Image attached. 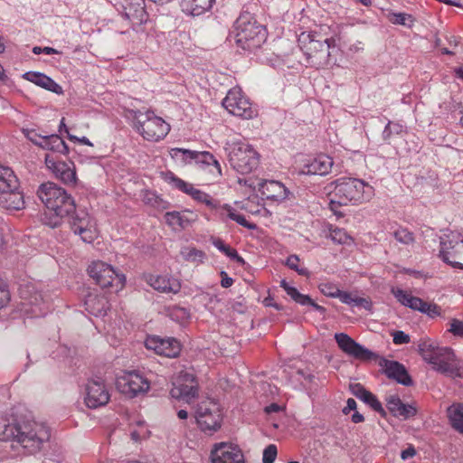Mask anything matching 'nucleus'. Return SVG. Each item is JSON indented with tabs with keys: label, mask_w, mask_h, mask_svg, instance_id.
<instances>
[{
	"label": "nucleus",
	"mask_w": 463,
	"mask_h": 463,
	"mask_svg": "<svg viewBox=\"0 0 463 463\" xmlns=\"http://www.w3.org/2000/svg\"><path fill=\"white\" fill-rule=\"evenodd\" d=\"M37 195L45 206L42 222L51 228L59 227L64 217L75 213L74 199L65 189L54 183L47 182L41 184L37 190Z\"/></svg>",
	"instance_id": "1"
},
{
	"label": "nucleus",
	"mask_w": 463,
	"mask_h": 463,
	"mask_svg": "<svg viewBox=\"0 0 463 463\" xmlns=\"http://www.w3.org/2000/svg\"><path fill=\"white\" fill-rule=\"evenodd\" d=\"M49 439L48 427L33 420H16L2 430V442H16L30 453L39 451Z\"/></svg>",
	"instance_id": "2"
},
{
	"label": "nucleus",
	"mask_w": 463,
	"mask_h": 463,
	"mask_svg": "<svg viewBox=\"0 0 463 463\" xmlns=\"http://www.w3.org/2000/svg\"><path fill=\"white\" fill-rule=\"evenodd\" d=\"M418 348L422 359L433 370L450 377H463L461 362L451 348L438 346L430 340H421Z\"/></svg>",
	"instance_id": "3"
},
{
	"label": "nucleus",
	"mask_w": 463,
	"mask_h": 463,
	"mask_svg": "<svg viewBox=\"0 0 463 463\" xmlns=\"http://www.w3.org/2000/svg\"><path fill=\"white\" fill-rule=\"evenodd\" d=\"M332 184L335 185L330 199L332 209L335 204H357L369 201L373 196V187L361 179L341 177Z\"/></svg>",
	"instance_id": "4"
},
{
	"label": "nucleus",
	"mask_w": 463,
	"mask_h": 463,
	"mask_svg": "<svg viewBox=\"0 0 463 463\" xmlns=\"http://www.w3.org/2000/svg\"><path fill=\"white\" fill-rule=\"evenodd\" d=\"M125 117L132 122L136 131L147 141L157 142L170 131V125L151 110L142 112L128 109L126 111Z\"/></svg>",
	"instance_id": "5"
},
{
	"label": "nucleus",
	"mask_w": 463,
	"mask_h": 463,
	"mask_svg": "<svg viewBox=\"0 0 463 463\" xmlns=\"http://www.w3.org/2000/svg\"><path fill=\"white\" fill-rule=\"evenodd\" d=\"M265 28L249 14L241 15L235 24L234 39L237 47L253 52L266 41Z\"/></svg>",
	"instance_id": "6"
},
{
	"label": "nucleus",
	"mask_w": 463,
	"mask_h": 463,
	"mask_svg": "<svg viewBox=\"0 0 463 463\" xmlns=\"http://www.w3.org/2000/svg\"><path fill=\"white\" fill-rule=\"evenodd\" d=\"M232 167L241 175L252 172L259 165L258 153L241 137H232L225 143Z\"/></svg>",
	"instance_id": "7"
},
{
	"label": "nucleus",
	"mask_w": 463,
	"mask_h": 463,
	"mask_svg": "<svg viewBox=\"0 0 463 463\" xmlns=\"http://www.w3.org/2000/svg\"><path fill=\"white\" fill-rule=\"evenodd\" d=\"M298 42L310 66L320 69L330 63V50L335 48L333 39L317 40L313 34L302 33Z\"/></svg>",
	"instance_id": "8"
},
{
	"label": "nucleus",
	"mask_w": 463,
	"mask_h": 463,
	"mask_svg": "<svg viewBox=\"0 0 463 463\" xmlns=\"http://www.w3.org/2000/svg\"><path fill=\"white\" fill-rule=\"evenodd\" d=\"M2 207L8 212L24 208V194L20 182L13 169L2 165Z\"/></svg>",
	"instance_id": "9"
},
{
	"label": "nucleus",
	"mask_w": 463,
	"mask_h": 463,
	"mask_svg": "<svg viewBox=\"0 0 463 463\" xmlns=\"http://www.w3.org/2000/svg\"><path fill=\"white\" fill-rule=\"evenodd\" d=\"M194 417L199 428L205 433L213 434L221 429L222 414L219 404L212 399H203L196 404Z\"/></svg>",
	"instance_id": "10"
},
{
	"label": "nucleus",
	"mask_w": 463,
	"mask_h": 463,
	"mask_svg": "<svg viewBox=\"0 0 463 463\" xmlns=\"http://www.w3.org/2000/svg\"><path fill=\"white\" fill-rule=\"evenodd\" d=\"M440 259L454 269H463V232L449 231L440 237Z\"/></svg>",
	"instance_id": "11"
},
{
	"label": "nucleus",
	"mask_w": 463,
	"mask_h": 463,
	"mask_svg": "<svg viewBox=\"0 0 463 463\" xmlns=\"http://www.w3.org/2000/svg\"><path fill=\"white\" fill-rule=\"evenodd\" d=\"M169 155L174 160L182 164H190L194 162L201 167H210V172L213 174H216L217 175H222L221 165L215 159L213 155L209 152H198L189 149L174 147L169 150Z\"/></svg>",
	"instance_id": "12"
},
{
	"label": "nucleus",
	"mask_w": 463,
	"mask_h": 463,
	"mask_svg": "<svg viewBox=\"0 0 463 463\" xmlns=\"http://www.w3.org/2000/svg\"><path fill=\"white\" fill-rule=\"evenodd\" d=\"M90 276L101 288L115 287L116 291L123 288L125 276L118 273L114 268L103 261H93L88 268Z\"/></svg>",
	"instance_id": "13"
},
{
	"label": "nucleus",
	"mask_w": 463,
	"mask_h": 463,
	"mask_svg": "<svg viewBox=\"0 0 463 463\" xmlns=\"http://www.w3.org/2000/svg\"><path fill=\"white\" fill-rule=\"evenodd\" d=\"M117 389L123 394L133 398L146 393L150 388V382L139 372H125L116 381Z\"/></svg>",
	"instance_id": "14"
},
{
	"label": "nucleus",
	"mask_w": 463,
	"mask_h": 463,
	"mask_svg": "<svg viewBox=\"0 0 463 463\" xmlns=\"http://www.w3.org/2000/svg\"><path fill=\"white\" fill-rule=\"evenodd\" d=\"M222 105L229 113L241 118L250 119L257 115L250 99L242 93L240 88L230 90L222 100Z\"/></svg>",
	"instance_id": "15"
},
{
	"label": "nucleus",
	"mask_w": 463,
	"mask_h": 463,
	"mask_svg": "<svg viewBox=\"0 0 463 463\" xmlns=\"http://www.w3.org/2000/svg\"><path fill=\"white\" fill-rule=\"evenodd\" d=\"M23 299L21 311L32 317H41L46 313L43 295L33 284H26L20 288Z\"/></svg>",
	"instance_id": "16"
},
{
	"label": "nucleus",
	"mask_w": 463,
	"mask_h": 463,
	"mask_svg": "<svg viewBox=\"0 0 463 463\" xmlns=\"http://www.w3.org/2000/svg\"><path fill=\"white\" fill-rule=\"evenodd\" d=\"M198 384L193 373L180 372L173 381V387L170 394L176 400H183L191 402L197 395Z\"/></svg>",
	"instance_id": "17"
},
{
	"label": "nucleus",
	"mask_w": 463,
	"mask_h": 463,
	"mask_svg": "<svg viewBox=\"0 0 463 463\" xmlns=\"http://www.w3.org/2000/svg\"><path fill=\"white\" fill-rule=\"evenodd\" d=\"M69 222L71 230L79 235L82 241L91 243L98 237L96 223L89 213H74Z\"/></svg>",
	"instance_id": "18"
},
{
	"label": "nucleus",
	"mask_w": 463,
	"mask_h": 463,
	"mask_svg": "<svg viewBox=\"0 0 463 463\" xmlns=\"http://www.w3.org/2000/svg\"><path fill=\"white\" fill-rule=\"evenodd\" d=\"M212 463H245L241 448L232 442L215 443L211 449Z\"/></svg>",
	"instance_id": "19"
},
{
	"label": "nucleus",
	"mask_w": 463,
	"mask_h": 463,
	"mask_svg": "<svg viewBox=\"0 0 463 463\" xmlns=\"http://www.w3.org/2000/svg\"><path fill=\"white\" fill-rule=\"evenodd\" d=\"M110 399L109 389L102 379H91L85 386V404L91 409L106 405Z\"/></svg>",
	"instance_id": "20"
},
{
	"label": "nucleus",
	"mask_w": 463,
	"mask_h": 463,
	"mask_svg": "<svg viewBox=\"0 0 463 463\" xmlns=\"http://www.w3.org/2000/svg\"><path fill=\"white\" fill-rule=\"evenodd\" d=\"M335 340L342 352L355 359L369 361L376 357L374 353L355 342L345 333L335 334Z\"/></svg>",
	"instance_id": "21"
},
{
	"label": "nucleus",
	"mask_w": 463,
	"mask_h": 463,
	"mask_svg": "<svg viewBox=\"0 0 463 463\" xmlns=\"http://www.w3.org/2000/svg\"><path fill=\"white\" fill-rule=\"evenodd\" d=\"M145 346L158 355L170 358L178 356L181 352V344L174 337L161 338L150 335L146 338Z\"/></svg>",
	"instance_id": "22"
},
{
	"label": "nucleus",
	"mask_w": 463,
	"mask_h": 463,
	"mask_svg": "<svg viewBox=\"0 0 463 463\" xmlns=\"http://www.w3.org/2000/svg\"><path fill=\"white\" fill-rule=\"evenodd\" d=\"M45 165L64 184L74 185L77 182L76 171L72 163L67 164L61 161H56L51 155H46Z\"/></svg>",
	"instance_id": "23"
},
{
	"label": "nucleus",
	"mask_w": 463,
	"mask_h": 463,
	"mask_svg": "<svg viewBox=\"0 0 463 463\" xmlns=\"http://www.w3.org/2000/svg\"><path fill=\"white\" fill-rule=\"evenodd\" d=\"M334 165L333 159L326 155H319L315 158L307 159L298 170V175H326L331 172Z\"/></svg>",
	"instance_id": "24"
},
{
	"label": "nucleus",
	"mask_w": 463,
	"mask_h": 463,
	"mask_svg": "<svg viewBox=\"0 0 463 463\" xmlns=\"http://www.w3.org/2000/svg\"><path fill=\"white\" fill-rule=\"evenodd\" d=\"M260 194L268 200L283 202L292 194L284 184L275 180H261L257 184Z\"/></svg>",
	"instance_id": "25"
},
{
	"label": "nucleus",
	"mask_w": 463,
	"mask_h": 463,
	"mask_svg": "<svg viewBox=\"0 0 463 463\" xmlns=\"http://www.w3.org/2000/svg\"><path fill=\"white\" fill-rule=\"evenodd\" d=\"M380 365L383 368L384 373L388 378L397 381L405 386L411 384V379L409 376L405 367L396 361L383 359Z\"/></svg>",
	"instance_id": "26"
},
{
	"label": "nucleus",
	"mask_w": 463,
	"mask_h": 463,
	"mask_svg": "<svg viewBox=\"0 0 463 463\" xmlns=\"http://www.w3.org/2000/svg\"><path fill=\"white\" fill-rule=\"evenodd\" d=\"M147 283L154 289L166 294H176L181 289V282L179 279L167 276L150 275L147 279Z\"/></svg>",
	"instance_id": "27"
},
{
	"label": "nucleus",
	"mask_w": 463,
	"mask_h": 463,
	"mask_svg": "<svg viewBox=\"0 0 463 463\" xmlns=\"http://www.w3.org/2000/svg\"><path fill=\"white\" fill-rule=\"evenodd\" d=\"M23 78L30 82L34 83L35 85L42 87L49 91H52L56 94H62L63 90L61 86L56 83L49 76L38 72V71H27L23 74Z\"/></svg>",
	"instance_id": "28"
},
{
	"label": "nucleus",
	"mask_w": 463,
	"mask_h": 463,
	"mask_svg": "<svg viewBox=\"0 0 463 463\" xmlns=\"http://www.w3.org/2000/svg\"><path fill=\"white\" fill-rule=\"evenodd\" d=\"M387 408L395 417L408 419L416 414V408L410 404H404L396 395H390L386 399Z\"/></svg>",
	"instance_id": "29"
},
{
	"label": "nucleus",
	"mask_w": 463,
	"mask_h": 463,
	"mask_svg": "<svg viewBox=\"0 0 463 463\" xmlns=\"http://www.w3.org/2000/svg\"><path fill=\"white\" fill-rule=\"evenodd\" d=\"M84 305L86 310L96 317L106 315L109 309V301L106 296L96 293H90L85 298Z\"/></svg>",
	"instance_id": "30"
},
{
	"label": "nucleus",
	"mask_w": 463,
	"mask_h": 463,
	"mask_svg": "<svg viewBox=\"0 0 463 463\" xmlns=\"http://www.w3.org/2000/svg\"><path fill=\"white\" fill-rule=\"evenodd\" d=\"M280 287L287 292V294L297 303L302 306H311L313 308L320 313H325L326 308L315 303L308 295L301 294L296 288L290 286L286 280L280 281Z\"/></svg>",
	"instance_id": "31"
},
{
	"label": "nucleus",
	"mask_w": 463,
	"mask_h": 463,
	"mask_svg": "<svg viewBox=\"0 0 463 463\" xmlns=\"http://www.w3.org/2000/svg\"><path fill=\"white\" fill-rule=\"evenodd\" d=\"M215 0H181L182 11L191 15H200L208 11Z\"/></svg>",
	"instance_id": "32"
},
{
	"label": "nucleus",
	"mask_w": 463,
	"mask_h": 463,
	"mask_svg": "<svg viewBox=\"0 0 463 463\" xmlns=\"http://www.w3.org/2000/svg\"><path fill=\"white\" fill-rule=\"evenodd\" d=\"M392 293L402 305L408 307L411 309L420 312L421 308L424 307V301L421 298L414 297L405 290L401 288H392Z\"/></svg>",
	"instance_id": "33"
},
{
	"label": "nucleus",
	"mask_w": 463,
	"mask_h": 463,
	"mask_svg": "<svg viewBox=\"0 0 463 463\" xmlns=\"http://www.w3.org/2000/svg\"><path fill=\"white\" fill-rule=\"evenodd\" d=\"M164 217L165 222L174 230L185 229L194 222V219H190L185 213L176 211L167 212Z\"/></svg>",
	"instance_id": "34"
},
{
	"label": "nucleus",
	"mask_w": 463,
	"mask_h": 463,
	"mask_svg": "<svg viewBox=\"0 0 463 463\" xmlns=\"http://www.w3.org/2000/svg\"><path fill=\"white\" fill-rule=\"evenodd\" d=\"M180 256L184 261L195 265L203 263L206 259L204 251L191 246L183 247L180 250Z\"/></svg>",
	"instance_id": "35"
},
{
	"label": "nucleus",
	"mask_w": 463,
	"mask_h": 463,
	"mask_svg": "<svg viewBox=\"0 0 463 463\" xmlns=\"http://www.w3.org/2000/svg\"><path fill=\"white\" fill-rule=\"evenodd\" d=\"M122 6L128 18L137 17L142 20L144 11V0H123Z\"/></svg>",
	"instance_id": "36"
},
{
	"label": "nucleus",
	"mask_w": 463,
	"mask_h": 463,
	"mask_svg": "<svg viewBox=\"0 0 463 463\" xmlns=\"http://www.w3.org/2000/svg\"><path fill=\"white\" fill-rule=\"evenodd\" d=\"M449 418L452 427L463 433V405H452L448 410Z\"/></svg>",
	"instance_id": "37"
},
{
	"label": "nucleus",
	"mask_w": 463,
	"mask_h": 463,
	"mask_svg": "<svg viewBox=\"0 0 463 463\" xmlns=\"http://www.w3.org/2000/svg\"><path fill=\"white\" fill-rule=\"evenodd\" d=\"M395 240L404 245H411L415 241L414 234L406 228L400 227L393 232Z\"/></svg>",
	"instance_id": "38"
},
{
	"label": "nucleus",
	"mask_w": 463,
	"mask_h": 463,
	"mask_svg": "<svg viewBox=\"0 0 463 463\" xmlns=\"http://www.w3.org/2000/svg\"><path fill=\"white\" fill-rule=\"evenodd\" d=\"M49 150L66 155L69 152L68 146L58 135H50Z\"/></svg>",
	"instance_id": "39"
},
{
	"label": "nucleus",
	"mask_w": 463,
	"mask_h": 463,
	"mask_svg": "<svg viewBox=\"0 0 463 463\" xmlns=\"http://www.w3.org/2000/svg\"><path fill=\"white\" fill-rule=\"evenodd\" d=\"M148 436L149 430L143 421H138L137 425L130 430V437L136 442L146 439Z\"/></svg>",
	"instance_id": "40"
},
{
	"label": "nucleus",
	"mask_w": 463,
	"mask_h": 463,
	"mask_svg": "<svg viewBox=\"0 0 463 463\" xmlns=\"http://www.w3.org/2000/svg\"><path fill=\"white\" fill-rule=\"evenodd\" d=\"M402 132H404L403 125L399 122L389 121L383 131V138L388 141L393 135H401Z\"/></svg>",
	"instance_id": "41"
},
{
	"label": "nucleus",
	"mask_w": 463,
	"mask_h": 463,
	"mask_svg": "<svg viewBox=\"0 0 463 463\" xmlns=\"http://www.w3.org/2000/svg\"><path fill=\"white\" fill-rule=\"evenodd\" d=\"M166 180L175 188L178 189L179 191L184 192L186 194H189L190 190L194 187V185L192 184L182 180L181 178L174 175L173 174H169L166 177Z\"/></svg>",
	"instance_id": "42"
},
{
	"label": "nucleus",
	"mask_w": 463,
	"mask_h": 463,
	"mask_svg": "<svg viewBox=\"0 0 463 463\" xmlns=\"http://www.w3.org/2000/svg\"><path fill=\"white\" fill-rule=\"evenodd\" d=\"M188 195H190L194 200L203 203L211 208L215 206L211 196L199 189L193 187Z\"/></svg>",
	"instance_id": "43"
},
{
	"label": "nucleus",
	"mask_w": 463,
	"mask_h": 463,
	"mask_svg": "<svg viewBox=\"0 0 463 463\" xmlns=\"http://www.w3.org/2000/svg\"><path fill=\"white\" fill-rule=\"evenodd\" d=\"M299 263V258L298 256L297 255H290L288 259H287V261H286V265L295 270L296 272H298V275H301V276H305V277H308L309 276V271L307 268L305 267H300L298 265Z\"/></svg>",
	"instance_id": "44"
},
{
	"label": "nucleus",
	"mask_w": 463,
	"mask_h": 463,
	"mask_svg": "<svg viewBox=\"0 0 463 463\" xmlns=\"http://www.w3.org/2000/svg\"><path fill=\"white\" fill-rule=\"evenodd\" d=\"M330 238L339 244H346L351 241L348 233L341 228H334L330 231Z\"/></svg>",
	"instance_id": "45"
},
{
	"label": "nucleus",
	"mask_w": 463,
	"mask_h": 463,
	"mask_svg": "<svg viewBox=\"0 0 463 463\" xmlns=\"http://www.w3.org/2000/svg\"><path fill=\"white\" fill-rule=\"evenodd\" d=\"M364 395H365V400L364 401L365 403L369 404L375 411L379 412L381 415H385V411L375 395H373L372 392H364Z\"/></svg>",
	"instance_id": "46"
},
{
	"label": "nucleus",
	"mask_w": 463,
	"mask_h": 463,
	"mask_svg": "<svg viewBox=\"0 0 463 463\" xmlns=\"http://www.w3.org/2000/svg\"><path fill=\"white\" fill-rule=\"evenodd\" d=\"M424 307L421 308V313L426 314L431 318L439 317L441 315V307L434 303H423Z\"/></svg>",
	"instance_id": "47"
},
{
	"label": "nucleus",
	"mask_w": 463,
	"mask_h": 463,
	"mask_svg": "<svg viewBox=\"0 0 463 463\" xmlns=\"http://www.w3.org/2000/svg\"><path fill=\"white\" fill-rule=\"evenodd\" d=\"M278 449L276 445L270 444L263 450L262 462L273 463L277 458Z\"/></svg>",
	"instance_id": "48"
},
{
	"label": "nucleus",
	"mask_w": 463,
	"mask_h": 463,
	"mask_svg": "<svg viewBox=\"0 0 463 463\" xmlns=\"http://www.w3.org/2000/svg\"><path fill=\"white\" fill-rule=\"evenodd\" d=\"M321 292L328 297L336 298L340 289L332 283H325L320 286Z\"/></svg>",
	"instance_id": "49"
},
{
	"label": "nucleus",
	"mask_w": 463,
	"mask_h": 463,
	"mask_svg": "<svg viewBox=\"0 0 463 463\" xmlns=\"http://www.w3.org/2000/svg\"><path fill=\"white\" fill-rule=\"evenodd\" d=\"M449 331L456 336L463 337V322L458 319H452L449 323Z\"/></svg>",
	"instance_id": "50"
},
{
	"label": "nucleus",
	"mask_w": 463,
	"mask_h": 463,
	"mask_svg": "<svg viewBox=\"0 0 463 463\" xmlns=\"http://www.w3.org/2000/svg\"><path fill=\"white\" fill-rule=\"evenodd\" d=\"M222 252L232 260H236L240 264H244V260L238 254L237 250L226 244Z\"/></svg>",
	"instance_id": "51"
},
{
	"label": "nucleus",
	"mask_w": 463,
	"mask_h": 463,
	"mask_svg": "<svg viewBox=\"0 0 463 463\" xmlns=\"http://www.w3.org/2000/svg\"><path fill=\"white\" fill-rule=\"evenodd\" d=\"M221 214L222 216H227L231 220L236 222L237 219L240 217L241 213H239L235 209L231 207L230 205H223L221 209Z\"/></svg>",
	"instance_id": "52"
},
{
	"label": "nucleus",
	"mask_w": 463,
	"mask_h": 463,
	"mask_svg": "<svg viewBox=\"0 0 463 463\" xmlns=\"http://www.w3.org/2000/svg\"><path fill=\"white\" fill-rule=\"evenodd\" d=\"M392 336V341L395 345L408 344L410 342L409 335L405 334L403 331H395Z\"/></svg>",
	"instance_id": "53"
},
{
	"label": "nucleus",
	"mask_w": 463,
	"mask_h": 463,
	"mask_svg": "<svg viewBox=\"0 0 463 463\" xmlns=\"http://www.w3.org/2000/svg\"><path fill=\"white\" fill-rule=\"evenodd\" d=\"M24 133L27 139H29L32 143L39 146V143L41 142L42 135L38 134L34 129H26L24 130Z\"/></svg>",
	"instance_id": "54"
},
{
	"label": "nucleus",
	"mask_w": 463,
	"mask_h": 463,
	"mask_svg": "<svg viewBox=\"0 0 463 463\" xmlns=\"http://www.w3.org/2000/svg\"><path fill=\"white\" fill-rule=\"evenodd\" d=\"M351 305L357 306V307H363L365 309H370L371 306H372L371 302L368 299L364 298H359V297H354V296H353V301H352Z\"/></svg>",
	"instance_id": "55"
},
{
	"label": "nucleus",
	"mask_w": 463,
	"mask_h": 463,
	"mask_svg": "<svg viewBox=\"0 0 463 463\" xmlns=\"http://www.w3.org/2000/svg\"><path fill=\"white\" fill-rule=\"evenodd\" d=\"M410 18L411 16L405 14H394L392 22L397 24H405L406 21Z\"/></svg>",
	"instance_id": "56"
},
{
	"label": "nucleus",
	"mask_w": 463,
	"mask_h": 463,
	"mask_svg": "<svg viewBox=\"0 0 463 463\" xmlns=\"http://www.w3.org/2000/svg\"><path fill=\"white\" fill-rule=\"evenodd\" d=\"M364 392H369L368 391H366L362 385L360 384H355L354 387H353V393L359 399H361L362 401H364L365 400V395H364Z\"/></svg>",
	"instance_id": "57"
},
{
	"label": "nucleus",
	"mask_w": 463,
	"mask_h": 463,
	"mask_svg": "<svg viewBox=\"0 0 463 463\" xmlns=\"http://www.w3.org/2000/svg\"><path fill=\"white\" fill-rule=\"evenodd\" d=\"M336 298H338L341 300V302L348 305L352 304L353 301V295L345 291L340 290Z\"/></svg>",
	"instance_id": "58"
},
{
	"label": "nucleus",
	"mask_w": 463,
	"mask_h": 463,
	"mask_svg": "<svg viewBox=\"0 0 463 463\" xmlns=\"http://www.w3.org/2000/svg\"><path fill=\"white\" fill-rule=\"evenodd\" d=\"M221 276H222V281H221L222 287L225 288H230L233 283V279L231 277H229L225 271H222Z\"/></svg>",
	"instance_id": "59"
},
{
	"label": "nucleus",
	"mask_w": 463,
	"mask_h": 463,
	"mask_svg": "<svg viewBox=\"0 0 463 463\" xmlns=\"http://www.w3.org/2000/svg\"><path fill=\"white\" fill-rule=\"evenodd\" d=\"M236 222L245 228L250 229V230H254L256 228V225L254 223L249 222L242 214L240 215V217L237 219Z\"/></svg>",
	"instance_id": "60"
},
{
	"label": "nucleus",
	"mask_w": 463,
	"mask_h": 463,
	"mask_svg": "<svg viewBox=\"0 0 463 463\" xmlns=\"http://www.w3.org/2000/svg\"><path fill=\"white\" fill-rule=\"evenodd\" d=\"M356 409V402L353 398H349L346 402L345 407L343 409L345 414H348L351 411Z\"/></svg>",
	"instance_id": "61"
},
{
	"label": "nucleus",
	"mask_w": 463,
	"mask_h": 463,
	"mask_svg": "<svg viewBox=\"0 0 463 463\" xmlns=\"http://www.w3.org/2000/svg\"><path fill=\"white\" fill-rule=\"evenodd\" d=\"M68 138L70 140H76L83 145H87V146H92V143L85 137H81V138H79L73 135H71L70 133H68Z\"/></svg>",
	"instance_id": "62"
},
{
	"label": "nucleus",
	"mask_w": 463,
	"mask_h": 463,
	"mask_svg": "<svg viewBox=\"0 0 463 463\" xmlns=\"http://www.w3.org/2000/svg\"><path fill=\"white\" fill-rule=\"evenodd\" d=\"M416 451L414 448L411 447L402 451L401 457L402 459H408L415 455Z\"/></svg>",
	"instance_id": "63"
},
{
	"label": "nucleus",
	"mask_w": 463,
	"mask_h": 463,
	"mask_svg": "<svg viewBox=\"0 0 463 463\" xmlns=\"http://www.w3.org/2000/svg\"><path fill=\"white\" fill-rule=\"evenodd\" d=\"M212 242H213V246L215 248H217L220 251H222V250H223L224 247L226 246L224 241L222 240H221L220 238H213L212 240Z\"/></svg>",
	"instance_id": "64"
}]
</instances>
